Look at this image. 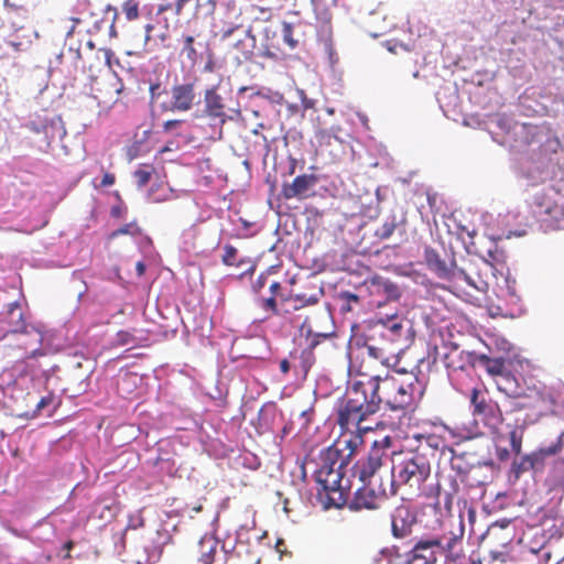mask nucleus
I'll list each match as a JSON object with an SVG mask.
<instances>
[{
  "mask_svg": "<svg viewBox=\"0 0 564 564\" xmlns=\"http://www.w3.org/2000/svg\"><path fill=\"white\" fill-rule=\"evenodd\" d=\"M290 300H292L294 302V305H293L294 310H300L305 306L314 305L318 301V299L316 296L306 297L305 295H295V296L291 297Z\"/></svg>",
  "mask_w": 564,
  "mask_h": 564,
  "instance_id": "obj_45",
  "label": "nucleus"
},
{
  "mask_svg": "<svg viewBox=\"0 0 564 564\" xmlns=\"http://www.w3.org/2000/svg\"><path fill=\"white\" fill-rule=\"evenodd\" d=\"M530 206L533 214L542 221H547L549 218L558 219L563 214L562 207L543 191L533 195Z\"/></svg>",
  "mask_w": 564,
  "mask_h": 564,
  "instance_id": "obj_15",
  "label": "nucleus"
},
{
  "mask_svg": "<svg viewBox=\"0 0 564 564\" xmlns=\"http://www.w3.org/2000/svg\"><path fill=\"white\" fill-rule=\"evenodd\" d=\"M340 297H341L343 300H345L348 304H350V303H352V302H354V303L359 302V297H358V295H356V294H354V293H350V292H344V293H341Z\"/></svg>",
  "mask_w": 564,
  "mask_h": 564,
  "instance_id": "obj_53",
  "label": "nucleus"
},
{
  "mask_svg": "<svg viewBox=\"0 0 564 564\" xmlns=\"http://www.w3.org/2000/svg\"><path fill=\"white\" fill-rule=\"evenodd\" d=\"M409 330L404 319L395 315L377 321L366 335L365 347L368 355L381 361L388 360L391 346L405 339Z\"/></svg>",
  "mask_w": 564,
  "mask_h": 564,
  "instance_id": "obj_5",
  "label": "nucleus"
},
{
  "mask_svg": "<svg viewBox=\"0 0 564 564\" xmlns=\"http://www.w3.org/2000/svg\"><path fill=\"white\" fill-rule=\"evenodd\" d=\"M425 387L413 372L395 370L384 377L366 376L355 380L347 390L346 399L337 411L341 430H369L361 423L384 404L391 411L413 410L424 394Z\"/></svg>",
  "mask_w": 564,
  "mask_h": 564,
  "instance_id": "obj_1",
  "label": "nucleus"
},
{
  "mask_svg": "<svg viewBox=\"0 0 564 564\" xmlns=\"http://www.w3.org/2000/svg\"><path fill=\"white\" fill-rule=\"evenodd\" d=\"M507 432L501 429L492 431L496 447V456L499 460L506 462L510 458V453L520 454L524 433L523 424L516 420L514 424H506Z\"/></svg>",
  "mask_w": 564,
  "mask_h": 564,
  "instance_id": "obj_10",
  "label": "nucleus"
},
{
  "mask_svg": "<svg viewBox=\"0 0 564 564\" xmlns=\"http://www.w3.org/2000/svg\"><path fill=\"white\" fill-rule=\"evenodd\" d=\"M463 357L466 359L465 362H454L449 360L448 366L454 368H475L477 365H480L491 377H498L511 383L512 375L507 370L506 360L502 357L490 358L485 354L477 352L464 354Z\"/></svg>",
  "mask_w": 564,
  "mask_h": 564,
  "instance_id": "obj_11",
  "label": "nucleus"
},
{
  "mask_svg": "<svg viewBox=\"0 0 564 564\" xmlns=\"http://www.w3.org/2000/svg\"><path fill=\"white\" fill-rule=\"evenodd\" d=\"M195 510H196V511H200V510H202V507H200V506H199V507H195Z\"/></svg>",
  "mask_w": 564,
  "mask_h": 564,
  "instance_id": "obj_62",
  "label": "nucleus"
},
{
  "mask_svg": "<svg viewBox=\"0 0 564 564\" xmlns=\"http://www.w3.org/2000/svg\"><path fill=\"white\" fill-rule=\"evenodd\" d=\"M392 438L384 436L372 443L367 456L356 464V473L360 481H366L369 478L381 474L384 464L392 457L391 452Z\"/></svg>",
  "mask_w": 564,
  "mask_h": 564,
  "instance_id": "obj_7",
  "label": "nucleus"
},
{
  "mask_svg": "<svg viewBox=\"0 0 564 564\" xmlns=\"http://www.w3.org/2000/svg\"><path fill=\"white\" fill-rule=\"evenodd\" d=\"M117 341L119 345H129L133 344L135 341V338L131 333L127 330H120L117 334Z\"/></svg>",
  "mask_w": 564,
  "mask_h": 564,
  "instance_id": "obj_48",
  "label": "nucleus"
},
{
  "mask_svg": "<svg viewBox=\"0 0 564 564\" xmlns=\"http://www.w3.org/2000/svg\"><path fill=\"white\" fill-rule=\"evenodd\" d=\"M370 285L372 294L383 295L387 301H397L401 296L399 286L388 279L373 276Z\"/></svg>",
  "mask_w": 564,
  "mask_h": 564,
  "instance_id": "obj_23",
  "label": "nucleus"
},
{
  "mask_svg": "<svg viewBox=\"0 0 564 564\" xmlns=\"http://www.w3.org/2000/svg\"><path fill=\"white\" fill-rule=\"evenodd\" d=\"M315 101L313 99L307 98L302 91V107L304 110L314 108Z\"/></svg>",
  "mask_w": 564,
  "mask_h": 564,
  "instance_id": "obj_54",
  "label": "nucleus"
},
{
  "mask_svg": "<svg viewBox=\"0 0 564 564\" xmlns=\"http://www.w3.org/2000/svg\"><path fill=\"white\" fill-rule=\"evenodd\" d=\"M448 430L451 433H453V435L459 437L460 440H471L478 435V426L476 422H474L470 427H460L457 424H454V426L448 427Z\"/></svg>",
  "mask_w": 564,
  "mask_h": 564,
  "instance_id": "obj_36",
  "label": "nucleus"
},
{
  "mask_svg": "<svg viewBox=\"0 0 564 564\" xmlns=\"http://www.w3.org/2000/svg\"><path fill=\"white\" fill-rule=\"evenodd\" d=\"M116 182V176L112 173L106 172L104 173L100 186L107 187L113 185Z\"/></svg>",
  "mask_w": 564,
  "mask_h": 564,
  "instance_id": "obj_52",
  "label": "nucleus"
},
{
  "mask_svg": "<svg viewBox=\"0 0 564 564\" xmlns=\"http://www.w3.org/2000/svg\"><path fill=\"white\" fill-rule=\"evenodd\" d=\"M395 46H397V44H394V45L392 46V45H390V42H387V48H388L390 52L395 53V51H397V50H395Z\"/></svg>",
  "mask_w": 564,
  "mask_h": 564,
  "instance_id": "obj_60",
  "label": "nucleus"
},
{
  "mask_svg": "<svg viewBox=\"0 0 564 564\" xmlns=\"http://www.w3.org/2000/svg\"><path fill=\"white\" fill-rule=\"evenodd\" d=\"M362 445V438L359 434L343 435L327 449H336V459L349 464L357 454L358 447Z\"/></svg>",
  "mask_w": 564,
  "mask_h": 564,
  "instance_id": "obj_19",
  "label": "nucleus"
},
{
  "mask_svg": "<svg viewBox=\"0 0 564 564\" xmlns=\"http://www.w3.org/2000/svg\"><path fill=\"white\" fill-rule=\"evenodd\" d=\"M564 447V432L560 434L557 441L549 446L541 447L536 454L541 455V462L543 463L546 456H553L558 454Z\"/></svg>",
  "mask_w": 564,
  "mask_h": 564,
  "instance_id": "obj_38",
  "label": "nucleus"
},
{
  "mask_svg": "<svg viewBox=\"0 0 564 564\" xmlns=\"http://www.w3.org/2000/svg\"><path fill=\"white\" fill-rule=\"evenodd\" d=\"M316 20L321 23L323 29L330 30L332 12L329 7L324 0H312Z\"/></svg>",
  "mask_w": 564,
  "mask_h": 564,
  "instance_id": "obj_29",
  "label": "nucleus"
},
{
  "mask_svg": "<svg viewBox=\"0 0 564 564\" xmlns=\"http://www.w3.org/2000/svg\"><path fill=\"white\" fill-rule=\"evenodd\" d=\"M511 539L509 535H506L502 539V550H490L488 553V557L486 558L488 564H512V560H514V554L511 555L506 551L507 545L510 543Z\"/></svg>",
  "mask_w": 564,
  "mask_h": 564,
  "instance_id": "obj_28",
  "label": "nucleus"
},
{
  "mask_svg": "<svg viewBox=\"0 0 564 564\" xmlns=\"http://www.w3.org/2000/svg\"><path fill=\"white\" fill-rule=\"evenodd\" d=\"M138 276H142L145 272V264L142 261H139L135 265Z\"/></svg>",
  "mask_w": 564,
  "mask_h": 564,
  "instance_id": "obj_57",
  "label": "nucleus"
},
{
  "mask_svg": "<svg viewBox=\"0 0 564 564\" xmlns=\"http://www.w3.org/2000/svg\"><path fill=\"white\" fill-rule=\"evenodd\" d=\"M122 12L128 21H133L139 18V1L127 0L122 4Z\"/></svg>",
  "mask_w": 564,
  "mask_h": 564,
  "instance_id": "obj_41",
  "label": "nucleus"
},
{
  "mask_svg": "<svg viewBox=\"0 0 564 564\" xmlns=\"http://www.w3.org/2000/svg\"><path fill=\"white\" fill-rule=\"evenodd\" d=\"M165 93V88L162 86L161 82H152L149 86L150 94V104L154 105L158 99Z\"/></svg>",
  "mask_w": 564,
  "mask_h": 564,
  "instance_id": "obj_46",
  "label": "nucleus"
},
{
  "mask_svg": "<svg viewBox=\"0 0 564 564\" xmlns=\"http://www.w3.org/2000/svg\"><path fill=\"white\" fill-rule=\"evenodd\" d=\"M191 2L192 0L160 2L156 6L153 22L148 23L144 26L145 44H149L153 39H158L164 44L170 39L171 31L177 29L182 24V21L185 20L186 22H189L191 18L196 14L199 7V0H195L193 10L188 13L187 7Z\"/></svg>",
  "mask_w": 564,
  "mask_h": 564,
  "instance_id": "obj_4",
  "label": "nucleus"
},
{
  "mask_svg": "<svg viewBox=\"0 0 564 564\" xmlns=\"http://www.w3.org/2000/svg\"><path fill=\"white\" fill-rule=\"evenodd\" d=\"M73 546H74L73 541H67V542L64 544V549H65V550H67V551L72 550V549H73Z\"/></svg>",
  "mask_w": 564,
  "mask_h": 564,
  "instance_id": "obj_59",
  "label": "nucleus"
},
{
  "mask_svg": "<svg viewBox=\"0 0 564 564\" xmlns=\"http://www.w3.org/2000/svg\"><path fill=\"white\" fill-rule=\"evenodd\" d=\"M198 553L199 556L196 564H212L216 554V542L212 540L200 541Z\"/></svg>",
  "mask_w": 564,
  "mask_h": 564,
  "instance_id": "obj_30",
  "label": "nucleus"
},
{
  "mask_svg": "<svg viewBox=\"0 0 564 564\" xmlns=\"http://www.w3.org/2000/svg\"><path fill=\"white\" fill-rule=\"evenodd\" d=\"M8 332L22 333L25 330L26 324L23 317L21 305L18 302L9 304L8 307Z\"/></svg>",
  "mask_w": 564,
  "mask_h": 564,
  "instance_id": "obj_27",
  "label": "nucleus"
},
{
  "mask_svg": "<svg viewBox=\"0 0 564 564\" xmlns=\"http://www.w3.org/2000/svg\"><path fill=\"white\" fill-rule=\"evenodd\" d=\"M406 224V218L404 215L397 216L395 214L389 215L383 224L376 230V237L381 240H386L390 238L397 229H402L404 231V227Z\"/></svg>",
  "mask_w": 564,
  "mask_h": 564,
  "instance_id": "obj_25",
  "label": "nucleus"
},
{
  "mask_svg": "<svg viewBox=\"0 0 564 564\" xmlns=\"http://www.w3.org/2000/svg\"><path fill=\"white\" fill-rule=\"evenodd\" d=\"M336 449L321 454V463L314 473L317 498L325 508H340L347 503L346 487L343 485V468L347 464L336 459Z\"/></svg>",
  "mask_w": 564,
  "mask_h": 564,
  "instance_id": "obj_3",
  "label": "nucleus"
},
{
  "mask_svg": "<svg viewBox=\"0 0 564 564\" xmlns=\"http://www.w3.org/2000/svg\"><path fill=\"white\" fill-rule=\"evenodd\" d=\"M267 280H268V276L264 275V274H260L253 282H252V285H251V289L253 291L254 294H258L260 293V291L264 288V285L267 284Z\"/></svg>",
  "mask_w": 564,
  "mask_h": 564,
  "instance_id": "obj_49",
  "label": "nucleus"
},
{
  "mask_svg": "<svg viewBox=\"0 0 564 564\" xmlns=\"http://www.w3.org/2000/svg\"><path fill=\"white\" fill-rule=\"evenodd\" d=\"M424 259L427 268L438 278L448 279L452 275L453 265L443 260L435 249L426 248L424 250Z\"/></svg>",
  "mask_w": 564,
  "mask_h": 564,
  "instance_id": "obj_21",
  "label": "nucleus"
},
{
  "mask_svg": "<svg viewBox=\"0 0 564 564\" xmlns=\"http://www.w3.org/2000/svg\"><path fill=\"white\" fill-rule=\"evenodd\" d=\"M209 2L212 3V9H214V8H215V4H216V3H215V1L209 0Z\"/></svg>",
  "mask_w": 564,
  "mask_h": 564,
  "instance_id": "obj_61",
  "label": "nucleus"
},
{
  "mask_svg": "<svg viewBox=\"0 0 564 564\" xmlns=\"http://www.w3.org/2000/svg\"><path fill=\"white\" fill-rule=\"evenodd\" d=\"M508 525L507 524H499L498 522L494 523L487 531V536L486 539H492V538H497L498 534H499V531H501L502 529H505L506 527Z\"/></svg>",
  "mask_w": 564,
  "mask_h": 564,
  "instance_id": "obj_51",
  "label": "nucleus"
},
{
  "mask_svg": "<svg viewBox=\"0 0 564 564\" xmlns=\"http://www.w3.org/2000/svg\"><path fill=\"white\" fill-rule=\"evenodd\" d=\"M195 39L193 35H185L183 37V46L181 53L187 57V59L195 62L197 59V52L194 47Z\"/></svg>",
  "mask_w": 564,
  "mask_h": 564,
  "instance_id": "obj_40",
  "label": "nucleus"
},
{
  "mask_svg": "<svg viewBox=\"0 0 564 564\" xmlns=\"http://www.w3.org/2000/svg\"><path fill=\"white\" fill-rule=\"evenodd\" d=\"M317 182L318 178L314 174L297 175L292 183L282 185L281 194L285 199H305L311 196V192Z\"/></svg>",
  "mask_w": 564,
  "mask_h": 564,
  "instance_id": "obj_14",
  "label": "nucleus"
},
{
  "mask_svg": "<svg viewBox=\"0 0 564 564\" xmlns=\"http://www.w3.org/2000/svg\"><path fill=\"white\" fill-rule=\"evenodd\" d=\"M124 209L120 205L112 206L110 209V215L113 218H121Z\"/></svg>",
  "mask_w": 564,
  "mask_h": 564,
  "instance_id": "obj_55",
  "label": "nucleus"
},
{
  "mask_svg": "<svg viewBox=\"0 0 564 564\" xmlns=\"http://www.w3.org/2000/svg\"><path fill=\"white\" fill-rule=\"evenodd\" d=\"M552 473L557 479V485L564 488V458H557L554 460Z\"/></svg>",
  "mask_w": 564,
  "mask_h": 564,
  "instance_id": "obj_47",
  "label": "nucleus"
},
{
  "mask_svg": "<svg viewBox=\"0 0 564 564\" xmlns=\"http://www.w3.org/2000/svg\"><path fill=\"white\" fill-rule=\"evenodd\" d=\"M254 302L259 307H261L267 313L265 318L279 315L276 299L274 296H272V295H270L269 297L258 296L254 300Z\"/></svg>",
  "mask_w": 564,
  "mask_h": 564,
  "instance_id": "obj_33",
  "label": "nucleus"
},
{
  "mask_svg": "<svg viewBox=\"0 0 564 564\" xmlns=\"http://www.w3.org/2000/svg\"><path fill=\"white\" fill-rule=\"evenodd\" d=\"M449 531L438 538L423 540L424 542H434L433 552L442 549L446 553V557L454 564H481L476 563L471 557L467 558L464 549L465 524L462 517L455 519L453 517L446 520Z\"/></svg>",
  "mask_w": 564,
  "mask_h": 564,
  "instance_id": "obj_6",
  "label": "nucleus"
},
{
  "mask_svg": "<svg viewBox=\"0 0 564 564\" xmlns=\"http://www.w3.org/2000/svg\"><path fill=\"white\" fill-rule=\"evenodd\" d=\"M433 544L435 543L419 541L409 552L405 564H436Z\"/></svg>",
  "mask_w": 564,
  "mask_h": 564,
  "instance_id": "obj_20",
  "label": "nucleus"
},
{
  "mask_svg": "<svg viewBox=\"0 0 564 564\" xmlns=\"http://www.w3.org/2000/svg\"><path fill=\"white\" fill-rule=\"evenodd\" d=\"M50 401L51 400L45 397L41 398V400L36 404L35 414H37L42 409H44L50 403Z\"/></svg>",
  "mask_w": 564,
  "mask_h": 564,
  "instance_id": "obj_56",
  "label": "nucleus"
},
{
  "mask_svg": "<svg viewBox=\"0 0 564 564\" xmlns=\"http://www.w3.org/2000/svg\"><path fill=\"white\" fill-rule=\"evenodd\" d=\"M542 465L541 455L531 453L513 460L510 473L513 475L514 479H519L522 474L533 470Z\"/></svg>",
  "mask_w": 564,
  "mask_h": 564,
  "instance_id": "obj_24",
  "label": "nucleus"
},
{
  "mask_svg": "<svg viewBox=\"0 0 564 564\" xmlns=\"http://www.w3.org/2000/svg\"><path fill=\"white\" fill-rule=\"evenodd\" d=\"M154 173V167L152 165H142L138 170L134 171L133 177L138 187L142 188L150 182L152 175Z\"/></svg>",
  "mask_w": 564,
  "mask_h": 564,
  "instance_id": "obj_35",
  "label": "nucleus"
},
{
  "mask_svg": "<svg viewBox=\"0 0 564 564\" xmlns=\"http://www.w3.org/2000/svg\"><path fill=\"white\" fill-rule=\"evenodd\" d=\"M23 127L32 133L44 134L47 138L54 128V119L45 113H35Z\"/></svg>",
  "mask_w": 564,
  "mask_h": 564,
  "instance_id": "obj_26",
  "label": "nucleus"
},
{
  "mask_svg": "<svg viewBox=\"0 0 564 564\" xmlns=\"http://www.w3.org/2000/svg\"><path fill=\"white\" fill-rule=\"evenodd\" d=\"M280 369L283 373H288L289 370H290V364L286 359H283L281 362H280Z\"/></svg>",
  "mask_w": 564,
  "mask_h": 564,
  "instance_id": "obj_58",
  "label": "nucleus"
},
{
  "mask_svg": "<svg viewBox=\"0 0 564 564\" xmlns=\"http://www.w3.org/2000/svg\"><path fill=\"white\" fill-rule=\"evenodd\" d=\"M141 234H142V229L139 227L138 223L134 220L129 224H124L120 228L110 232L109 239H115L121 235H129L132 237H137V236H140Z\"/></svg>",
  "mask_w": 564,
  "mask_h": 564,
  "instance_id": "obj_37",
  "label": "nucleus"
},
{
  "mask_svg": "<svg viewBox=\"0 0 564 564\" xmlns=\"http://www.w3.org/2000/svg\"><path fill=\"white\" fill-rule=\"evenodd\" d=\"M361 482L362 486L356 490L352 499L348 502L349 509L356 511L379 509L386 501L383 492L375 490L367 481Z\"/></svg>",
  "mask_w": 564,
  "mask_h": 564,
  "instance_id": "obj_13",
  "label": "nucleus"
},
{
  "mask_svg": "<svg viewBox=\"0 0 564 564\" xmlns=\"http://www.w3.org/2000/svg\"><path fill=\"white\" fill-rule=\"evenodd\" d=\"M269 290H270V293L272 296H274L275 299L276 297H280L282 301H288L289 299L284 297L283 294L281 293L282 291V285L280 282L278 281H273L270 285H269Z\"/></svg>",
  "mask_w": 564,
  "mask_h": 564,
  "instance_id": "obj_50",
  "label": "nucleus"
},
{
  "mask_svg": "<svg viewBox=\"0 0 564 564\" xmlns=\"http://www.w3.org/2000/svg\"><path fill=\"white\" fill-rule=\"evenodd\" d=\"M204 113L214 120H219L223 124L226 122V104L223 96L218 93V85L212 86L204 91Z\"/></svg>",
  "mask_w": 564,
  "mask_h": 564,
  "instance_id": "obj_18",
  "label": "nucleus"
},
{
  "mask_svg": "<svg viewBox=\"0 0 564 564\" xmlns=\"http://www.w3.org/2000/svg\"><path fill=\"white\" fill-rule=\"evenodd\" d=\"M366 481L369 485H371L375 488V490L382 491L386 500L388 499L389 496L395 495L397 489L399 488L392 468L390 470H384V475H382L381 473L377 476L369 478Z\"/></svg>",
  "mask_w": 564,
  "mask_h": 564,
  "instance_id": "obj_22",
  "label": "nucleus"
},
{
  "mask_svg": "<svg viewBox=\"0 0 564 564\" xmlns=\"http://www.w3.org/2000/svg\"><path fill=\"white\" fill-rule=\"evenodd\" d=\"M283 42L291 48L294 50L299 45V41L293 36V26L291 23L284 22L282 26Z\"/></svg>",
  "mask_w": 564,
  "mask_h": 564,
  "instance_id": "obj_43",
  "label": "nucleus"
},
{
  "mask_svg": "<svg viewBox=\"0 0 564 564\" xmlns=\"http://www.w3.org/2000/svg\"><path fill=\"white\" fill-rule=\"evenodd\" d=\"M473 415L480 419L490 431L500 429L506 417L498 403L488 398L487 392L478 388L470 391Z\"/></svg>",
  "mask_w": 564,
  "mask_h": 564,
  "instance_id": "obj_8",
  "label": "nucleus"
},
{
  "mask_svg": "<svg viewBox=\"0 0 564 564\" xmlns=\"http://www.w3.org/2000/svg\"><path fill=\"white\" fill-rule=\"evenodd\" d=\"M468 352L469 351H466V350H458L457 345L451 346L449 351H447L443 357V361H444L446 368L452 369V370H464L465 368L449 367L448 361L452 360L454 362H465L466 359H465V357H463V355L468 354Z\"/></svg>",
  "mask_w": 564,
  "mask_h": 564,
  "instance_id": "obj_34",
  "label": "nucleus"
},
{
  "mask_svg": "<svg viewBox=\"0 0 564 564\" xmlns=\"http://www.w3.org/2000/svg\"><path fill=\"white\" fill-rule=\"evenodd\" d=\"M417 523L416 511L409 505H400L391 513V532L397 539H404L412 534Z\"/></svg>",
  "mask_w": 564,
  "mask_h": 564,
  "instance_id": "obj_12",
  "label": "nucleus"
},
{
  "mask_svg": "<svg viewBox=\"0 0 564 564\" xmlns=\"http://www.w3.org/2000/svg\"><path fill=\"white\" fill-rule=\"evenodd\" d=\"M185 123L182 119H172L167 120L162 126V131L164 133H171L175 137H180L182 134V127Z\"/></svg>",
  "mask_w": 564,
  "mask_h": 564,
  "instance_id": "obj_42",
  "label": "nucleus"
},
{
  "mask_svg": "<svg viewBox=\"0 0 564 564\" xmlns=\"http://www.w3.org/2000/svg\"><path fill=\"white\" fill-rule=\"evenodd\" d=\"M512 564H558V561L552 556V552L547 546L539 549L521 546L514 554Z\"/></svg>",
  "mask_w": 564,
  "mask_h": 564,
  "instance_id": "obj_17",
  "label": "nucleus"
},
{
  "mask_svg": "<svg viewBox=\"0 0 564 564\" xmlns=\"http://www.w3.org/2000/svg\"><path fill=\"white\" fill-rule=\"evenodd\" d=\"M392 470L399 488L411 498L438 499L441 486L438 481H431V463L425 454L416 451L393 453Z\"/></svg>",
  "mask_w": 564,
  "mask_h": 564,
  "instance_id": "obj_2",
  "label": "nucleus"
},
{
  "mask_svg": "<svg viewBox=\"0 0 564 564\" xmlns=\"http://www.w3.org/2000/svg\"><path fill=\"white\" fill-rule=\"evenodd\" d=\"M171 101L162 105L164 111L187 112L199 104L197 91V79H187L182 83H174L170 90Z\"/></svg>",
  "mask_w": 564,
  "mask_h": 564,
  "instance_id": "obj_9",
  "label": "nucleus"
},
{
  "mask_svg": "<svg viewBox=\"0 0 564 564\" xmlns=\"http://www.w3.org/2000/svg\"><path fill=\"white\" fill-rule=\"evenodd\" d=\"M496 383H497L498 390L503 392L507 397H514V393L517 392V383H516V378L513 376H512L511 383L502 380L501 378H499L496 381Z\"/></svg>",
  "mask_w": 564,
  "mask_h": 564,
  "instance_id": "obj_44",
  "label": "nucleus"
},
{
  "mask_svg": "<svg viewBox=\"0 0 564 564\" xmlns=\"http://www.w3.org/2000/svg\"><path fill=\"white\" fill-rule=\"evenodd\" d=\"M123 89L121 79L113 75L101 80L95 79V86L93 87L94 98L99 104L117 102L119 95Z\"/></svg>",
  "mask_w": 564,
  "mask_h": 564,
  "instance_id": "obj_16",
  "label": "nucleus"
},
{
  "mask_svg": "<svg viewBox=\"0 0 564 564\" xmlns=\"http://www.w3.org/2000/svg\"><path fill=\"white\" fill-rule=\"evenodd\" d=\"M505 406L507 408L505 414L509 415L511 413L520 412L524 409L530 408L531 403L528 397L520 395L518 394V392H516L514 397H508Z\"/></svg>",
  "mask_w": 564,
  "mask_h": 564,
  "instance_id": "obj_31",
  "label": "nucleus"
},
{
  "mask_svg": "<svg viewBox=\"0 0 564 564\" xmlns=\"http://www.w3.org/2000/svg\"><path fill=\"white\" fill-rule=\"evenodd\" d=\"M335 337V334L332 333H314L311 329L307 330V349L312 352L317 346H319L322 343L330 341L333 343V339Z\"/></svg>",
  "mask_w": 564,
  "mask_h": 564,
  "instance_id": "obj_32",
  "label": "nucleus"
},
{
  "mask_svg": "<svg viewBox=\"0 0 564 564\" xmlns=\"http://www.w3.org/2000/svg\"><path fill=\"white\" fill-rule=\"evenodd\" d=\"M238 250L231 245H226L224 247V254L221 261L225 265L228 267H240L245 261H237Z\"/></svg>",
  "mask_w": 564,
  "mask_h": 564,
  "instance_id": "obj_39",
  "label": "nucleus"
}]
</instances>
